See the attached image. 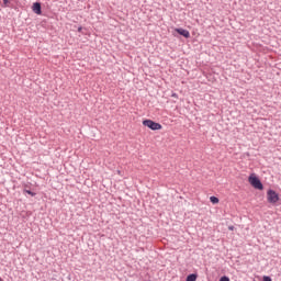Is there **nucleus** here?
Segmentation results:
<instances>
[{
	"instance_id": "obj_1",
	"label": "nucleus",
	"mask_w": 281,
	"mask_h": 281,
	"mask_svg": "<svg viewBox=\"0 0 281 281\" xmlns=\"http://www.w3.org/2000/svg\"><path fill=\"white\" fill-rule=\"evenodd\" d=\"M143 125L147 126L151 131H161V124L154 122L153 120H145L143 121Z\"/></svg>"
},
{
	"instance_id": "obj_2",
	"label": "nucleus",
	"mask_w": 281,
	"mask_h": 281,
	"mask_svg": "<svg viewBox=\"0 0 281 281\" xmlns=\"http://www.w3.org/2000/svg\"><path fill=\"white\" fill-rule=\"evenodd\" d=\"M248 181H249L250 186H252V188H256V190H262L263 189L262 182L260 181V179H258V177L250 176L248 178Z\"/></svg>"
},
{
	"instance_id": "obj_3",
	"label": "nucleus",
	"mask_w": 281,
	"mask_h": 281,
	"mask_svg": "<svg viewBox=\"0 0 281 281\" xmlns=\"http://www.w3.org/2000/svg\"><path fill=\"white\" fill-rule=\"evenodd\" d=\"M267 196H268V202L269 203H278V201H280V196L273 190H268Z\"/></svg>"
},
{
	"instance_id": "obj_4",
	"label": "nucleus",
	"mask_w": 281,
	"mask_h": 281,
	"mask_svg": "<svg viewBox=\"0 0 281 281\" xmlns=\"http://www.w3.org/2000/svg\"><path fill=\"white\" fill-rule=\"evenodd\" d=\"M176 32L180 34V36H184V38H190V31L186 29H176Z\"/></svg>"
},
{
	"instance_id": "obj_5",
	"label": "nucleus",
	"mask_w": 281,
	"mask_h": 281,
	"mask_svg": "<svg viewBox=\"0 0 281 281\" xmlns=\"http://www.w3.org/2000/svg\"><path fill=\"white\" fill-rule=\"evenodd\" d=\"M33 12L35 14H42L41 3L40 2H34L33 3Z\"/></svg>"
},
{
	"instance_id": "obj_6",
	"label": "nucleus",
	"mask_w": 281,
	"mask_h": 281,
	"mask_svg": "<svg viewBox=\"0 0 281 281\" xmlns=\"http://www.w3.org/2000/svg\"><path fill=\"white\" fill-rule=\"evenodd\" d=\"M186 281H196V274H189Z\"/></svg>"
},
{
	"instance_id": "obj_7",
	"label": "nucleus",
	"mask_w": 281,
	"mask_h": 281,
	"mask_svg": "<svg viewBox=\"0 0 281 281\" xmlns=\"http://www.w3.org/2000/svg\"><path fill=\"white\" fill-rule=\"evenodd\" d=\"M210 201H211V203H213L214 205H216V203H218V198H216V196H211V198H210Z\"/></svg>"
},
{
	"instance_id": "obj_8",
	"label": "nucleus",
	"mask_w": 281,
	"mask_h": 281,
	"mask_svg": "<svg viewBox=\"0 0 281 281\" xmlns=\"http://www.w3.org/2000/svg\"><path fill=\"white\" fill-rule=\"evenodd\" d=\"M10 7V0H3V8Z\"/></svg>"
},
{
	"instance_id": "obj_9",
	"label": "nucleus",
	"mask_w": 281,
	"mask_h": 281,
	"mask_svg": "<svg viewBox=\"0 0 281 281\" xmlns=\"http://www.w3.org/2000/svg\"><path fill=\"white\" fill-rule=\"evenodd\" d=\"M24 192L31 196H36V193L32 192L31 190H24Z\"/></svg>"
},
{
	"instance_id": "obj_10",
	"label": "nucleus",
	"mask_w": 281,
	"mask_h": 281,
	"mask_svg": "<svg viewBox=\"0 0 281 281\" xmlns=\"http://www.w3.org/2000/svg\"><path fill=\"white\" fill-rule=\"evenodd\" d=\"M220 281H229V277H222L221 279H220Z\"/></svg>"
},
{
	"instance_id": "obj_11",
	"label": "nucleus",
	"mask_w": 281,
	"mask_h": 281,
	"mask_svg": "<svg viewBox=\"0 0 281 281\" xmlns=\"http://www.w3.org/2000/svg\"><path fill=\"white\" fill-rule=\"evenodd\" d=\"M263 281H271V277H263Z\"/></svg>"
},
{
	"instance_id": "obj_12",
	"label": "nucleus",
	"mask_w": 281,
	"mask_h": 281,
	"mask_svg": "<svg viewBox=\"0 0 281 281\" xmlns=\"http://www.w3.org/2000/svg\"><path fill=\"white\" fill-rule=\"evenodd\" d=\"M228 229H229L231 232H234V226H228Z\"/></svg>"
},
{
	"instance_id": "obj_13",
	"label": "nucleus",
	"mask_w": 281,
	"mask_h": 281,
	"mask_svg": "<svg viewBox=\"0 0 281 281\" xmlns=\"http://www.w3.org/2000/svg\"><path fill=\"white\" fill-rule=\"evenodd\" d=\"M78 32H82V26H79V27H78Z\"/></svg>"
},
{
	"instance_id": "obj_14",
	"label": "nucleus",
	"mask_w": 281,
	"mask_h": 281,
	"mask_svg": "<svg viewBox=\"0 0 281 281\" xmlns=\"http://www.w3.org/2000/svg\"><path fill=\"white\" fill-rule=\"evenodd\" d=\"M172 98H177V93H173V94H172Z\"/></svg>"
}]
</instances>
